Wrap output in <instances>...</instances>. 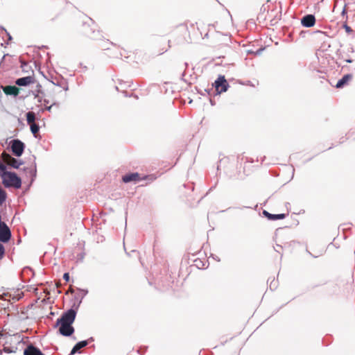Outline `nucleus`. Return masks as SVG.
I'll return each instance as SVG.
<instances>
[{"instance_id":"nucleus-1","label":"nucleus","mask_w":355,"mask_h":355,"mask_svg":"<svg viewBox=\"0 0 355 355\" xmlns=\"http://www.w3.org/2000/svg\"><path fill=\"white\" fill-rule=\"evenodd\" d=\"M76 315V313L73 309H69L64 313L60 318L58 319L56 326H60L59 332L60 334L69 336L73 333L74 329L71 324L75 320Z\"/></svg>"},{"instance_id":"nucleus-22","label":"nucleus","mask_w":355,"mask_h":355,"mask_svg":"<svg viewBox=\"0 0 355 355\" xmlns=\"http://www.w3.org/2000/svg\"><path fill=\"white\" fill-rule=\"evenodd\" d=\"M63 278L66 281V282H69V275L68 272H66L63 275Z\"/></svg>"},{"instance_id":"nucleus-4","label":"nucleus","mask_w":355,"mask_h":355,"mask_svg":"<svg viewBox=\"0 0 355 355\" xmlns=\"http://www.w3.org/2000/svg\"><path fill=\"white\" fill-rule=\"evenodd\" d=\"M1 158L6 164L11 166L15 168H18L21 164V162L18 161L17 159L12 157L10 155L6 152H3L1 154Z\"/></svg>"},{"instance_id":"nucleus-14","label":"nucleus","mask_w":355,"mask_h":355,"mask_svg":"<svg viewBox=\"0 0 355 355\" xmlns=\"http://www.w3.org/2000/svg\"><path fill=\"white\" fill-rule=\"evenodd\" d=\"M94 24H92V26L89 24H85L84 26V30L83 31L84 35H85L87 37L94 38V37L92 36V34L95 33V29L93 28Z\"/></svg>"},{"instance_id":"nucleus-11","label":"nucleus","mask_w":355,"mask_h":355,"mask_svg":"<svg viewBox=\"0 0 355 355\" xmlns=\"http://www.w3.org/2000/svg\"><path fill=\"white\" fill-rule=\"evenodd\" d=\"M3 91L6 95L16 96L19 93V89L16 86L7 85L3 87Z\"/></svg>"},{"instance_id":"nucleus-8","label":"nucleus","mask_w":355,"mask_h":355,"mask_svg":"<svg viewBox=\"0 0 355 355\" xmlns=\"http://www.w3.org/2000/svg\"><path fill=\"white\" fill-rule=\"evenodd\" d=\"M35 78L31 76L18 78L15 83L19 86H27L30 84L34 83Z\"/></svg>"},{"instance_id":"nucleus-21","label":"nucleus","mask_w":355,"mask_h":355,"mask_svg":"<svg viewBox=\"0 0 355 355\" xmlns=\"http://www.w3.org/2000/svg\"><path fill=\"white\" fill-rule=\"evenodd\" d=\"M343 27L347 33H350L352 32V29L347 24H344Z\"/></svg>"},{"instance_id":"nucleus-7","label":"nucleus","mask_w":355,"mask_h":355,"mask_svg":"<svg viewBox=\"0 0 355 355\" xmlns=\"http://www.w3.org/2000/svg\"><path fill=\"white\" fill-rule=\"evenodd\" d=\"M141 180L140 175L138 173H129L122 177V180L125 183L130 182H137Z\"/></svg>"},{"instance_id":"nucleus-5","label":"nucleus","mask_w":355,"mask_h":355,"mask_svg":"<svg viewBox=\"0 0 355 355\" xmlns=\"http://www.w3.org/2000/svg\"><path fill=\"white\" fill-rule=\"evenodd\" d=\"M228 86V83L224 76H219L215 81V87L218 93L226 92Z\"/></svg>"},{"instance_id":"nucleus-13","label":"nucleus","mask_w":355,"mask_h":355,"mask_svg":"<svg viewBox=\"0 0 355 355\" xmlns=\"http://www.w3.org/2000/svg\"><path fill=\"white\" fill-rule=\"evenodd\" d=\"M352 78V74H346L340 80H339L336 85V88H341L344 85L348 83L349 80Z\"/></svg>"},{"instance_id":"nucleus-12","label":"nucleus","mask_w":355,"mask_h":355,"mask_svg":"<svg viewBox=\"0 0 355 355\" xmlns=\"http://www.w3.org/2000/svg\"><path fill=\"white\" fill-rule=\"evenodd\" d=\"M263 214L269 220H281L284 219L286 217V215L284 214H272L268 212L267 211L264 210L263 211Z\"/></svg>"},{"instance_id":"nucleus-10","label":"nucleus","mask_w":355,"mask_h":355,"mask_svg":"<svg viewBox=\"0 0 355 355\" xmlns=\"http://www.w3.org/2000/svg\"><path fill=\"white\" fill-rule=\"evenodd\" d=\"M315 18L312 15H307L302 19V24L305 27H312L315 25Z\"/></svg>"},{"instance_id":"nucleus-17","label":"nucleus","mask_w":355,"mask_h":355,"mask_svg":"<svg viewBox=\"0 0 355 355\" xmlns=\"http://www.w3.org/2000/svg\"><path fill=\"white\" fill-rule=\"evenodd\" d=\"M7 198V193L4 189L0 187V205H2Z\"/></svg>"},{"instance_id":"nucleus-6","label":"nucleus","mask_w":355,"mask_h":355,"mask_svg":"<svg viewBox=\"0 0 355 355\" xmlns=\"http://www.w3.org/2000/svg\"><path fill=\"white\" fill-rule=\"evenodd\" d=\"M11 237V232L6 224L0 227V241L6 243Z\"/></svg>"},{"instance_id":"nucleus-18","label":"nucleus","mask_w":355,"mask_h":355,"mask_svg":"<svg viewBox=\"0 0 355 355\" xmlns=\"http://www.w3.org/2000/svg\"><path fill=\"white\" fill-rule=\"evenodd\" d=\"M30 128L32 133L36 137V135L38 133L40 128L39 125L35 123L30 124Z\"/></svg>"},{"instance_id":"nucleus-19","label":"nucleus","mask_w":355,"mask_h":355,"mask_svg":"<svg viewBox=\"0 0 355 355\" xmlns=\"http://www.w3.org/2000/svg\"><path fill=\"white\" fill-rule=\"evenodd\" d=\"M0 171H1V173H4V172H6V165L2 163L1 162H0Z\"/></svg>"},{"instance_id":"nucleus-15","label":"nucleus","mask_w":355,"mask_h":355,"mask_svg":"<svg viewBox=\"0 0 355 355\" xmlns=\"http://www.w3.org/2000/svg\"><path fill=\"white\" fill-rule=\"evenodd\" d=\"M88 344L87 341L86 340H83V341H80V342H78L72 349L71 352V354L70 355H73L75 353H76L78 350H80V349L85 347V346H87Z\"/></svg>"},{"instance_id":"nucleus-20","label":"nucleus","mask_w":355,"mask_h":355,"mask_svg":"<svg viewBox=\"0 0 355 355\" xmlns=\"http://www.w3.org/2000/svg\"><path fill=\"white\" fill-rule=\"evenodd\" d=\"M5 253V249L2 244L0 243V258H1Z\"/></svg>"},{"instance_id":"nucleus-3","label":"nucleus","mask_w":355,"mask_h":355,"mask_svg":"<svg viewBox=\"0 0 355 355\" xmlns=\"http://www.w3.org/2000/svg\"><path fill=\"white\" fill-rule=\"evenodd\" d=\"M24 147V144L19 139H14L11 141L12 152L17 157H19L23 154Z\"/></svg>"},{"instance_id":"nucleus-2","label":"nucleus","mask_w":355,"mask_h":355,"mask_svg":"<svg viewBox=\"0 0 355 355\" xmlns=\"http://www.w3.org/2000/svg\"><path fill=\"white\" fill-rule=\"evenodd\" d=\"M0 177L2 179V184L5 187H13L15 189L21 188V180L16 173L6 171L0 173Z\"/></svg>"},{"instance_id":"nucleus-16","label":"nucleus","mask_w":355,"mask_h":355,"mask_svg":"<svg viewBox=\"0 0 355 355\" xmlns=\"http://www.w3.org/2000/svg\"><path fill=\"white\" fill-rule=\"evenodd\" d=\"M35 120V114L33 112L26 113V121L28 125L34 123Z\"/></svg>"},{"instance_id":"nucleus-9","label":"nucleus","mask_w":355,"mask_h":355,"mask_svg":"<svg viewBox=\"0 0 355 355\" xmlns=\"http://www.w3.org/2000/svg\"><path fill=\"white\" fill-rule=\"evenodd\" d=\"M24 355H44L40 349L33 346V345H29L26 347V348L24 351Z\"/></svg>"}]
</instances>
